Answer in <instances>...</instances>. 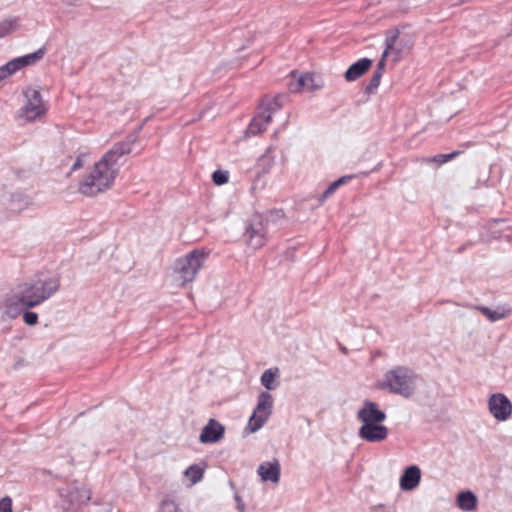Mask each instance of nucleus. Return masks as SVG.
<instances>
[{"label": "nucleus", "instance_id": "nucleus-15", "mask_svg": "<svg viewBox=\"0 0 512 512\" xmlns=\"http://www.w3.org/2000/svg\"><path fill=\"white\" fill-rule=\"evenodd\" d=\"M357 420L362 425L383 423L386 420V414L379 409L377 403L366 400L357 412Z\"/></svg>", "mask_w": 512, "mask_h": 512}, {"label": "nucleus", "instance_id": "nucleus-36", "mask_svg": "<svg viewBox=\"0 0 512 512\" xmlns=\"http://www.w3.org/2000/svg\"><path fill=\"white\" fill-rule=\"evenodd\" d=\"M82 157H83V155H80L77 157V159L75 160V162L73 163V165L71 167V171H76L77 169H79L83 166Z\"/></svg>", "mask_w": 512, "mask_h": 512}, {"label": "nucleus", "instance_id": "nucleus-28", "mask_svg": "<svg viewBox=\"0 0 512 512\" xmlns=\"http://www.w3.org/2000/svg\"><path fill=\"white\" fill-rule=\"evenodd\" d=\"M459 154L458 151H454L452 153H448V154H439V155H436L432 158H429L428 161L429 162H436L438 164H444L452 159H454L457 155Z\"/></svg>", "mask_w": 512, "mask_h": 512}, {"label": "nucleus", "instance_id": "nucleus-18", "mask_svg": "<svg viewBox=\"0 0 512 512\" xmlns=\"http://www.w3.org/2000/svg\"><path fill=\"white\" fill-rule=\"evenodd\" d=\"M421 480V470L417 465L407 467L400 477L399 484L403 491L416 489Z\"/></svg>", "mask_w": 512, "mask_h": 512}, {"label": "nucleus", "instance_id": "nucleus-31", "mask_svg": "<svg viewBox=\"0 0 512 512\" xmlns=\"http://www.w3.org/2000/svg\"><path fill=\"white\" fill-rule=\"evenodd\" d=\"M382 76L383 75H381L380 72H375L374 71V73H373V75H372V77H371V79L369 81V84L366 87V91L368 93H372L375 89L378 88Z\"/></svg>", "mask_w": 512, "mask_h": 512}, {"label": "nucleus", "instance_id": "nucleus-1", "mask_svg": "<svg viewBox=\"0 0 512 512\" xmlns=\"http://www.w3.org/2000/svg\"><path fill=\"white\" fill-rule=\"evenodd\" d=\"M138 132L130 134L107 151L103 157L94 164L90 173L79 184V192L85 196H95L111 188L119 172L120 158L131 152L133 144L137 141Z\"/></svg>", "mask_w": 512, "mask_h": 512}, {"label": "nucleus", "instance_id": "nucleus-23", "mask_svg": "<svg viewBox=\"0 0 512 512\" xmlns=\"http://www.w3.org/2000/svg\"><path fill=\"white\" fill-rule=\"evenodd\" d=\"M278 375H279L278 368H270V369L265 370L260 378L261 384L267 390L276 389L278 387V382H277Z\"/></svg>", "mask_w": 512, "mask_h": 512}, {"label": "nucleus", "instance_id": "nucleus-5", "mask_svg": "<svg viewBox=\"0 0 512 512\" xmlns=\"http://www.w3.org/2000/svg\"><path fill=\"white\" fill-rule=\"evenodd\" d=\"M283 99L282 95L265 96L259 105L257 115L247 128V134L255 136L265 131L272 120V115L282 108Z\"/></svg>", "mask_w": 512, "mask_h": 512}, {"label": "nucleus", "instance_id": "nucleus-32", "mask_svg": "<svg viewBox=\"0 0 512 512\" xmlns=\"http://www.w3.org/2000/svg\"><path fill=\"white\" fill-rule=\"evenodd\" d=\"M23 314V320L24 322L29 325H35L38 322V315L35 312L24 310Z\"/></svg>", "mask_w": 512, "mask_h": 512}, {"label": "nucleus", "instance_id": "nucleus-24", "mask_svg": "<svg viewBox=\"0 0 512 512\" xmlns=\"http://www.w3.org/2000/svg\"><path fill=\"white\" fill-rule=\"evenodd\" d=\"M71 504L82 505L87 503L91 498V491L88 488H74L69 493Z\"/></svg>", "mask_w": 512, "mask_h": 512}, {"label": "nucleus", "instance_id": "nucleus-37", "mask_svg": "<svg viewBox=\"0 0 512 512\" xmlns=\"http://www.w3.org/2000/svg\"><path fill=\"white\" fill-rule=\"evenodd\" d=\"M63 4L67 6H78L79 0H61Z\"/></svg>", "mask_w": 512, "mask_h": 512}, {"label": "nucleus", "instance_id": "nucleus-25", "mask_svg": "<svg viewBox=\"0 0 512 512\" xmlns=\"http://www.w3.org/2000/svg\"><path fill=\"white\" fill-rule=\"evenodd\" d=\"M353 176L345 175L332 182L327 189L318 197L319 204H323L326 199L334 194V192L342 185L346 184Z\"/></svg>", "mask_w": 512, "mask_h": 512}, {"label": "nucleus", "instance_id": "nucleus-34", "mask_svg": "<svg viewBox=\"0 0 512 512\" xmlns=\"http://www.w3.org/2000/svg\"><path fill=\"white\" fill-rule=\"evenodd\" d=\"M387 57H384V52L382 53L381 59L377 64V68L375 72H380L381 75H383L384 69H385V61Z\"/></svg>", "mask_w": 512, "mask_h": 512}, {"label": "nucleus", "instance_id": "nucleus-6", "mask_svg": "<svg viewBox=\"0 0 512 512\" xmlns=\"http://www.w3.org/2000/svg\"><path fill=\"white\" fill-rule=\"evenodd\" d=\"M26 102L18 112V117L26 122H32L46 113L41 93L34 87H28L23 92Z\"/></svg>", "mask_w": 512, "mask_h": 512}, {"label": "nucleus", "instance_id": "nucleus-11", "mask_svg": "<svg viewBox=\"0 0 512 512\" xmlns=\"http://www.w3.org/2000/svg\"><path fill=\"white\" fill-rule=\"evenodd\" d=\"M0 202L6 210L14 214H19L33 205L32 198L20 191L4 193Z\"/></svg>", "mask_w": 512, "mask_h": 512}, {"label": "nucleus", "instance_id": "nucleus-10", "mask_svg": "<svg viewBox=\"0 0 512 512\" xmlns=\"http://www.w3.org/2000/svg\"><path fill=\"white\" fill-rule=\"evenodd\" d=\"M26 301L20 294V292L15 287L11 290L9 294L3 300L0 308L2 311L1 317L2 319H15L20 314L24 312V310L29 309V305H26Z\"/></svg>", "mask_w": 512, "mask_h": 512}, {"label": "nucleus", "instance_id": "nucleus-7", "mask_svg": "<svg viewBox=\"0 0 512 512\" xmlns=\"http://www.w3.org/2000/svg\"><path fill=\"white\" fill-rule=\"evenodd\" d=\"M273 398L272 395L267 392H261L257 398V405L249 418L246 430L250 433L258 431L266 423L272 413Z\"/></svg>", "mask_w": 512, "mask_h": 512}, {"label": "nucleus", "instance_id": "nucleus-27", "mask_svg": "<svg viewBox=\"0 0 512 512\" xmlns=\"http://www.w3.org/2000/svg\"><path fill=\"white\" fill-rule=\"evenodd\" d=\"M184 474L189 478L191 485H194L202 479L204 469L198 465H191L185 470Z\"/></svg>", "mask_w": 512, "mask_h": 512}, {"label": "nucleus", "instance_id": "nucleus-30", "mask_svg": "<svg viewBox=\"0 0 512 512\" xmlns=\"http://www.w3.org/2000/svg\"><path fill=\"white\" fill-rule=\"evenodd\" d=\"M159 512H180V510L174 500L164 499L161 503Z\"/></svg>", "mask_w": 512, "mask_h": 512}, {"label": "nucleus", "instance_id": "nucleus-29", "mask_svg": "<svg viewBox=\"0 0 512 512\" xmlns=\"http://www.w3.org/2000/svg\"><path fill=\"white\" fill-rule=\"evenodd\" d=\"M228 172L223 170H216L212 174V180L216 185H224L228 182Z\"/></svg>", "mask_w": 512, "mask_h": 512}, {"label": "nucleus", "instance_id": "nucleus-2", "mask_svg": "<svg viewBox=\"0 0 512 512\" xmlns=\"http://www.w3.org/2000/svg\"><path fill=\"white\" fill-rule=\"evenodd\" d=\"M60 287L58 277H38L16 286L30 308L36 307L49 299Z\"/></svg>", "mask_w": 512, "mask_h": 512}, {"label": "nucleus", "instance_id": "nucleus-35", "mask_svg": "<svg viewBox=\"0 0 512 512\" xmlns=\"http://www.w3.org/2000/svg\"><path fill=\"white\" fill-rule=\"evenodd\" d=\"M234 499H235V501H236V503H237V508H238V510H239L240 512H244V510H245V504H244V502H243V500H242L241 496H240L239 494H237V493H236V494H235V496H234Z\"/></svg>", "mask_w": 512, "mask_h": 512}, {"label": "nucleus", "instance_id": "nucleus-14", "mask_svg": "<svg viewBox=\"0 0 512 512\" xmlns=\"http://www.w3.org/2000/svg\"><path fill=\"white\" fill-rule=\"evenodd\" d=\"M385 43L384 57L391 56L394 62L399 61L411 48L409 40L398 33L387 36Z\"/></svg>", "mask_w": 512, "mask_h": 512}, {"label": "nucleus", "instance_id": "nucleus-20", "mask_svg": "<svg viewBox=\"0 0 512 512\" xmlns=\"http://www.w3.org/2000/svg\"><path fill=\"white\" fill-rule=\"evenodd\" d=\"M372 65V61L368 58H363L353 63L345 72L346 81H354L361 77Z\"/></svg>", "mask_w": 512, "mask_h": 512}, {"label": "nucleus", "instance_id": "nucleus-21", "mask_svg": "<svg viewBox=\"0 0 512 512\" xmlns=\"http://www.w3.org/2000/svg\"><path fill=\"white\" fill-rule=\"evenodd\" d=\"M477 505V498L471 491H464L457 496V506L463 511H473Z\"/></svg>", "mask_w": 512, "mask_h": 512}, {"label": "nucleus", "instance_id": "nucleus-4", "mask_svg": "<svg viewBox=\"0 0 512 512\" xmlns=\"http://www.w3.org/2000/svg\"><path fill=\"white\" fill-rule=\"evenodd\" d=\"M208 253L204 250L194 249L183 257L178 258L174 264V272L181 284L192 282L203 267Z\"/></svg>", "mask_w": 512, "mask_h": 512}, {"label": "nucleus", "instance_id": "nucleus-33", "mask_svg": "<svg viewBox=\"0 0 512 512\" xmlns=\"http://www.w3.org/2000/svg\"><path fill=\"white\" fill-rule=\"evenodd\" d=\"M0 512H12V500L4 497L0 500Z\"/></svg>", "mask_w": 512, "mask_h": 512}, {"label": "nucleus", "instance_id": "nucleus-9", "mask_svg": "<svg viewBox=\"0 0 512 512\" xmlns=\"http://www.w3.org/2000/svg\"><path fill=\"white\" fill-rule=\"evenodd\" d=\"M45 48H40L37 51L27 54L22 57L12 59L5 65L0 66V82L7 77L11 76L23 67L34 65L40 61L45 55Z\"/></svg>", "mask_w": 512, "mask_h": 512}, {"label": "nucleus", "instance_id": "nucleus-22", "mask_svg": "<svg viewBox=\"0 0 512 512\" xmlns=\"http://www.w3.org/2000/svg\"><path fill=\"white\" fill-rule=\"evenodd\" d=\"M477 309L485 315L491 322H495L508 317L511 314L510 308L498 307L492 310L486 306H479Z\"/></svg>", "mask_w": 512, "mask_h": 512}, {"label": "nucleus", "instance_id": "nucleus-12", "mask_svg": "<svg viewBox=\"0 0 512 512\" xmlns=\"http://www.w3.org/2000/svg\"><path fill=\"white\" fill-rule=\"evenodd\" d=\"M488 410L498 421H506L512 414V403L502 393L492 394L488 399Z\"/></svg>", "mask_w": 512, "mask_h": 512}, {"label": "nucleus", "instance_id": "nucleus-19", "mask_svg": "<svg viewBox=\"0 0 512 512\" xmlns=\"http://www.w3.org/2000/svg\"><path fill=\"white\" fill-rule=\"evenodd\" d=\"M257 473L263 482L278 483L280 480L281 468L277 460L261 463L257 468Z\"/></svg>", "mask_w": 512, "mask_h": 512}, {"label": "nucleus", "instance_id": "nucleus-26", "mask_svg": "<svg viewBox=\"0 0 512 512\" xmlns=\"http://www.w3.org/2000/svg\"><path fill=\"white\" fill-rule=\"evenodd\" d=\"M19 27V19L10 17L0 22V38H3L17 30Z\"/></svg>", "mask_w": 512, "mask_h": 512}, {"label": "nucleus", "instance_id": "nucleus-8", "mask_svg": "<svg viewBox=\"0 0 512 512\" xmlns=\"http://www.w3.org/2000/svg\"><path fill=\"white\" fill-rule=\"evenodd\" d=\"M266 225L262 215L255 214L245 230L247 244L253 249L261 248L266 242Z\"/></svg>", "mask_w": 512, "mask_h": 512}, {"label": "nucleus", "instance_id": "nucleus-3", "mask_svg": "<svg viewBox=\"0 0 512 512\" xmlns=\"http://www.w3.org/2000/svg\"><path fill=\"white\" fill-rule=\"evenodd\" d=\"M417 377L405 366H397L388 370L379 382V388L404 398L412 396L416 389Z\"/></svg>", "mask_w": 512, "mask_h": 512}, {"label": "nucleus", "instance_id": "nucleus-17", "mask_svg": "<svg viewBox=\"0 0 512 512\" xmlns=\"http://www.w3.org/2000/svg\"><path fill=\"white\" fill-rule=\"evenodd\" d=\"M225 433V427L215 419H210L202 429L199 440L203 444H212L220 441Z\"/></svg>", "mask_w": 512, "mask_h": 512}, {"label": "nucleus", "instance_id": "nucleus-13", "mask_svg": "<svg viewBox=\"0 0 512 512\" xmlns=\"http://www.w3.org/2000/svg\"><path fill=\"white\" fill-rule=\"evenodd\" d=\"M291 76L289 90L293 93L301 91L313 92L323 87L322 80L319 77H315L314 74L305 73L297 76L295 72H292Z\"/></svg>", "mask_w": 512, "mask_h": 512}, {"label": "nucleus", "instance_id": "nucleus-16", "mask_svg": "<svg viewBox=\"0 0 512 512\" xmlns=\"http://www.w3.org/2000/svg\"><path fill=\"white\" fill-rule=\"evenodd\" d=\"M388 435L389 430L382 423L361 425L358 430V436L370 443H380L386 440Z\"/></svg>", "mask_w": 512, "mask_h": 512}]
</instances>
